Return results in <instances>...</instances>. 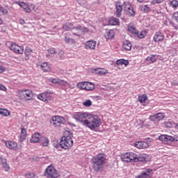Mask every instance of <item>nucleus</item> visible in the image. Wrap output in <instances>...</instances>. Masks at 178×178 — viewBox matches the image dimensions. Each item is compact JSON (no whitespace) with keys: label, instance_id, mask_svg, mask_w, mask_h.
Returning a JSON list of instances; mask_svg holds the SVG:
<instances>
[{"label":"nucleus","instance_id":"nucleus-1","mask_svg":"<svg viewBox=\"0 0 178 178\" xmlns=\"http://www.w3.org/2000/svg\"><path fill=\"white\" fill-rule=\"evenodd\" d=\"M73 134L70 131H67L65 132L64 136L61 138L60 145L63 149H70L73 145Z\"/></svg>","mask_w":178,"mask_h":178},{"label":"nucleus","instance_id":"nucleus-2","mask_svg":"<svg viewBox=\"0 0 178 178\" xmlns=\"http://www.w3.org/2000/svg\"><path fill=\"white\" fill-rule=\"evenodd\" d=\"M106 156L104 154H99L92 159V168L95 172L101 170L102 165H105Z\"/></svg>","mask_w":178,"mask_h":178},{"label":"nucleus","instance_id":"nucleus-3","mask_svg":"<svg viewBox=\"0 0 178 178\" xmlns=\"http://www.w3.org/2000/svg\"><path fill=\"white\" fill-rule=\"evenodd\" d=\"M101 126V119L95 115H89L88 120L85 123V127H88L90 130H95Z\"/></svg>","mask_w":178,"mask_h":178},{"label":"nucleus","instance_id":"nucleus-4","mask_svg":"<svg viewBox=\"0 0 178 178\" xmlns=\"http://www.w3.org/2000/svg\"><path fill=\"white\" fill-rule=\"evenodd\" d=\"M123 162H138V157L134 152H127L121 156Z\"/></svg>","mask_w":178,"mask_h":178},{"label":"nucleus","instance_id":"nucleus-5","mask_svg":"<svg viewBox=\"0 0 178 178\" xmlns=\"http://www.w3.org/2000/svg\"><path fill=\"white\" fill-rule=\"evenodd\" d=\"M44 176L47 178H58L59 172L54 166L49 165L44 171Z\"/></svg>","mask_w":178,"mask_h":178},{"label":"nucleus","instance_id":"nucleus-6","mask_svg":"<svg viewBox=\"0 0 178 178\" xmlns=\"http://www.w3.org/2000/svg\"><path fill=\"white\" fill-rule=\"evenodd\" d=\"M89 116L90 115L86 113H76L74 114L73 118L76 120V122H79L83 124V126H86V123H87Z\"/></svg>","mask_w":178,"mask_h":178},{"label":"nucleus","instance_id":"nucleus-7","mask_svg":"<svg viewBox=\"0 0 178 178\" xmlns=\"http://www.w3.org/2000/svg\"><path fill=\"white\" fill-rule=\"evenodd\" d=\"M5 145L7 148L12 149L13 151H19V149H22V146L19 145L15 140H6L5 142Z\"/></svg>","mask_w":178,"mask_h":178},{"label":"nucleus","instance_id":"nucleus-8","mask_svg":"<svg viewBox=\"0 0 178 178\" xmlns=\"http://www.w3.org/2000/svg\"><path fill=\"white\" fill-rule=\"evenodd\" d=\"M51 124L56 127H59L60 124H65V118L58 115H55L50 120Z\"/></svg>","mask_w":178,"mask_h":178},{"label":"nucleus","instance_id":"nucleus-9","mask_svg":"<svg viewBox=\"0 0 178 178\" xmlns=\"http://www.w3.org/2000/svg\"><path fill=\"white\" fill-rule=\"evenodd\" d=\"M19 94L23 95L24 99L26 101H31L34 95L31 90H22L19 91Z\"/></svg>","mask_w":178,"mask_h":178},{"label":"nucleus","instance_id":"nucleus-10","mask_svg":"<svg viewBox=\"0 0 178 178\" xmlns=\"http://www.w3.org/2000/svg\"><path fill=\"white\" fill-rule=\"evenodd\" d=\"M51 94H52V92L47 90L43 93L39 94L38 95V99H40V101H43L44 102L47 101H51L52 99Z\"/></svg>","mask_w":178,"mask_h":178},{"label":"nucleus","instance_id":"nucleus-11","mask_svg":"<svg viewBox=\"0 0 178 178\" xmlns=\"http://www.w3.org/2000/svg\"><path fill=\"white\" fill-rule=\"evenodd\" d=\"M10 49L13 52H15V54H18L19 55H22L24 52V48L16 43H13L10 47Z\"/></svg>","mask_w":178,"mask_h":178},{"label":"nucleus","instance_id":"nucleus-12","mask_svg":"<svg viewBox=\"0 0 178 178\" xmlns=\"http://www.w3.org/2000/svg\"><path fill=\"white\" fill-rule=\"evenodd\" d=\"M49 81L53 83V84H58V86H63V87H67L69 83L67 81H63L59 78H50Z\"/></svg>","mask_w":178,"mask_h":178},{"label":"nucleus","instance_id":"nucleus-13","mask_svg":"<svg viewBox=\"0 0 178 178\" xmlns=\"http://www.w3.org/2000/svg\"><path fill=\"white\" fill-rule=\"evenodd\" d=\"M159 139L164 144H169V143H173V141L175 140V138L169 135H161L159 136Z\"/></svg>","mask_w":178,"mask_h":178},{"label":"nucleus","instance_id":"nucleus-14","mask_svg":"<svg viewBox=\"0 0 178 178\" xmlns=\"http://www.w3.org/2000/svg\"><path fill=\"white\" fill-rule=\"evenodd\" d=\"M125 5V10L128 16H136V11L133 8V6L130 3H124Z\"/></svg>","mask_w":178,"mask_h":178},{"label":"nucleus","instance_id":"nucleus-15","mask_svg":"<svg viewBox=\"0 0 178 178\" xmlns=\"http://www.w3.org/2000/svg\"><path fill=\"white\" fill-rule=\"evenodd\" d=\"M151 173H152V169H146L140 175H138L136 178H151Z\"/></svg>","mask_w":178,"mask_h":178},{"label":"nucleus","instance_id":"nucleus-16","mask_svg":"<svg viewBox=\"0 0 178 178\" xmlns=\"http://www.w3.org/2000/svg\"><path fill=\"white\" fill-rule=\"evenodd\" d=\"M97 42L95 40H88L85 43L86 49H95Z\"/></svg>","mask_w":178,"mask_h":178},{"label":"nucleus","instance_id":"nucleus-17","mask_svg":"<svg viewBox=\"0 0 178 178\" xmlns=\"http://www.w3.org/2000/svg\"><path fill=\"white\" fill-rule=\"evenodd\" d=\"M134 146L136 148H138V149H144L145 148H148L149 145H148V143L147 142L140 141V142H136L134 144Z\"/></svg>","mask_w":178,"mask_h":178},{"label":"nucleus","instance_id":"nucleus-18","mask_svg":"<svg viewBox=\"0 0 178 178\" xmlns=\"http://www.w3.org/2000/svg\"><path fill=\"white\" fill-rule=\"evenodd\" d=\"M0 161H1V165L3 168H4L5 172H9L10 170V166H9V164H8L6 161V159H4L2 156H0Z\"/></svg>","mask_w":178,"mask_h":178},{"label":"nucleus","instance_id":"nucleus-19","mask_svg":"<svg viewBox=\"0 0 178 178\" xmlns=\"http://www.w3.org/2000/svg\"><path fill=\"white\" fill-rule=\"evenodd\" d=\"M163 38H165V35L161 32H156L153 38L154 41L155 42H159L161 41H163Z\"/></svg>","mask_w":178,"mask_h":178},{"label":"nucleus","instance_id":"nucleus-20","mask_svg":"<svg viewBox=\"0 0 178 178\" xmlns=\"http://www.w3.org/2000/svg\"><path fill=\"white\" fill-rule=\"evenodd\" d=\"M75 30L76 31H78L77 33H73L74 35H80L81 33H88V29H87V28L83 27L81 26H78L76 27H75Z\"/></svg>","mask_w":178,"mask_h":178},{"label":"nucleus","instance_id":"nucleus-21","mask_svg":"<svg viewBox=\"0 0 178 178\" xmlns=\"http://www.w3.org/2000/svg\"><path fill=\"white\" fill-rule=\"evenodd\" d=\"M16 3H17V5L21 6V8H22L24 12H26V13H30L31 12V9L30 8V7H29V6L26 3L17 1L16 2Z\"/></svg>","mask_w":178,"mask_h":178},{"label":"nucleus","instance_id":"nucleus-22","mask_svg":"<svg viewBox=\"0 0 178 178\" xmlns=\"http://www.w3.org/2000/svg\"><path fill=\"white\" fill-rule=\"evenodd\" d=\"M106 40H113L115 38V31L113 29L108 30L105 34Z\"/></svg>","mask_w":178,"mask_h":178},{"label":"nucleus","instance_id":"nucleus-23","mask_svg":"<svg viewBox=\"0 0 178 178\" xmlns=\"http://www.w3.org/2000/svg\"><path fill=\"white\" fill-rule=\"evenodd\" d=\"M108 23L111 26H119V24H120L119 19L114 17H112L109 19Z\"/></svg>","mask_w":178,"mask_h":178},{"label":"nucleus","instance_id":"nucleus-24","mask_svg":"<svg viewBox=\"0 0 178 178\" xmlns=\"http://www.w3.org/2000/svg\"><path fill=\"white\" fill-rule=\"evenodd\" d=\"M158 59V56L150 54L149 56H147L145 59L147 62H149L150 63H155V62Z\"/></svg>","mask_w":178,"mask_h":178},{"label":"nucleus","instance_id":"nucleus-25","mask_svg":"<svg viewBox=\"0 0 178 178\" xmlns=\"http://www.w3.org/2000/svg\"><path fill=\"white\" fill-rule=\"evenodd\" d=\"M122 10H123V7L120 5V3H116V16L117 17H120L122 16Z\"/></svg>","mask_w":178,"mask_h":178},{"label":"nucleus","instance_id":"nucleus-26","mask_svg":"<svg viewBox=\"0 0 178 178\" xmlns=\"http://www.w3.org/2000/svg\"><path fill=\"white\" fill-rule=\"evenodd\" d=\"M41 140V135L38 133H35L32 136L31 143H38Z\"/></svg>","mask_w":178,"mask_h":178},{"label":"nucleus","instance_id":"nucleus-27","mask_svg":"<svg viewBox=\"0 0 178 178\" xmlns=\"http://www.w3.org/2000/svg\"><path fill=\"white\" fill-rule=\"evenodd\" d=\"M27 136V130L25 128L21 129V134L19 136V141H24L26 140V137Z\"/></svg>","mask_w":178,"mask_h":178},{"label":"nucleus","instance_id":"nucleus-28","mask_svg":"<svg viewBox=\"0 0 178 178\" xmlns=\"http://www.w3.org/2000/svg\"><path fill=\"white\" fill-rule=\"evenodd\" d=\"M40 68L42 69V70H43V72L46 73H48V72H51V67H49L48 63H43L40 65Z\"/></svg>","mask_w":178,"mask_h":178},{"label":"nucleus","instance_id":"nucleus-29","mask_svg":"<svg viewBox=\"0 0 178 178\" xmlns=\"http://www.w3.org/2000/svg\"><path fill=\"white\" fill-rule=\"evenodd\" d=\"M63 29L65 31H69L70 30H72V29H74V26H73V24H72V23L67 22L63 26Z\"/></svg>","mask_w":178,"mask_h":178},{"label":"nucleus","instance_id":"nucleus-30","mask_svg":"<svg viewBox=\"0 0 178 178\" xmlns=\"http://www.w3.org/2000/svg\"><path fill=\"white\" fill-rule=\"evenodd\" d=\"M128 31L131 33V34H137V29H136V26L133 24H129L127 25Z\"/></svg>","mask_w":178,"mask_h":178},{"label":"nucleus","instance_id":"nucleus-31","mask_svg":"<svg viewBox=\"0 0 178 178\" xmlns=\"http://www.w3.org/2000/svg\"><path fill=\"white\" fill-rule=\"evenodd\" d=\"M95 88V85L91 82L86 81V86L85 90L86 91H92Z\"/></svg>","mask_w":178,"mask_h":178},{"label":"nucleus","instance_id":"nucleus-32","mask_svg":"<svg viewBox=\"0 0 178 178\" xmlns=\"http://www.w3.org/2000/svg\"><path fill=\"white\" fill-rule=\"evenodd\" d=\"M40 144L42 147H48V144H49V140L47 137H42L40 140Z\"/></svg>","mask_w":178,"mask_h":178},{"label":"nucleus","instance_id":"nucleus-33","mask_svg":"<svg viewBox=\"0 0 178 178\" xmlns=\"http://www.w3.org/2000/svg\"><path fill=\"white\" fill-rule=\"evenodd\" d=\"M131 42H130L129 41H126L125 42H124L123 48L124 49H126V51H131Z\"/></svg>","mask_w":178,"mask_h":178},{"label":"nucleus","instance_id":"nucleus-34","mask_svg":"<svg viewBox=\"0 0 178 178\" xmlns=\"http://www.w3.org/2000/svg\"><path fill=\"white\" fill-rule=\"evenodd\" d=\"M116 65H124V66H128L129 60L121 58L116 61Z\"/></svg>","mask_w":178,"mask_h":178},{"label":"nucleus","instance_id":"nucleus-35","mask_svg":"<svg viewBox=\"0 0 178 178\" xmlns=\"http://www.w3.org/2000/svg\"><path fill=\"white\" fill-rule=\"evenodd\" d=\"M135 35H136L138 38H145V37H147V32L145 31L138 32V31H137V33Z\"/></svg>","mask_w":178,"mask_h":178},{"label":"nucleus","instance_id":"nucleus-36","mask_svg":"<svg viewBox=\"0 0 178 178\" xmlns=\"http://www.w3.org/2000/svg\"><path fill=\"white\" fill-rule=\"evenodd\" d=\"M147 99H148V97L145 94L138 96V101L140 102V104H144Z\"/></svg>","mask_w":178,"mask_h":178},{"label":"nucleus","instance_id":"nucleus-37","mask_svg":"<svg viewBox=\"0 0 178 178\" xmlns=\"http://www.w3.org/2000/svg\"><path fill=\"white\" fill-rule=\"evenodd\" d=\"M0 115L2 116H9V115H10V112H9L8 109L0 108Z\"/></svg>","mask_w":178,"mask_h":178},{"label":"nucleus","instance_id":"nucleus-38","mask_svg":"<svg viewBox=\"0 0 178 178\" xmlns=\"http://www.w3.org/2000/svg\"><path fill=\"white\" fill-rule=\"evenodd\" d=\"M48 54L46 55L47 58H50L54 54H56V51L54 48H51L47 50Z\"/></svg>","mask_w":178,"mask_h":178},{"label":"nucleus","instance_id":"nucleus-39","mask_svg":"<svg viewBox=\"0 0 178 178\" xmlns=\"http://www.w3.org/2000/svg\"><path fill=\"white\" fill-rule=\"evenodd\" d=\"M86 84H87V81L79 82L77 84V87L78 88H79V90H86Z\"/></svg>","mask_w":178,"mask_h":178},{"label":"nucleus","instance_id":"nucleus-40","mask_svg":"<svg viewBox=\"0 0 178 178\" xmlns=\"http://www.w3.org/2000/svg\"><path fill=\"white\" fill-rule=\"evenodd\" d=\"M155 115L156 120H162V119H164L165 118V114L163 113H157Z\"/></svg>","mask_w":178,"mask_h":178},{"label":"nucleus","instance_id":"nucleus-41","mask_svg":"<svg viewBox=\"0 0 178 178\" xmlns=\"http://www.w3.org/2000/svg\"><path fill=\"white\" fill-rule=\"evenodd\" d=\"M173 124H175L170 121H168L163 123L164 127H166L167 129H170V127H173Z\"/></svg>","mask_w":178,"mask_h":178},{"label":"nucleus","instance_id":"nucleus-42","mask_svg":"<svg viewBox=\"0 0 178 178\" xmlns=\"http://www.w3.org/2000/svg\"><path fill=\"white\" fill-rule=\"evenodd\" d=\"M65 41L67 44H74V39L68 38L67 36L65 37Z\"/></svg>","mask_w":178,"mask_h":178},{"label":"nucleus","instance_id":"nucleus-43","mask_svg":"<svg viewBox=\"0 0 178 178\" xmlns=\"http://www.w3.org/2000/svg\"><path fill=\"white\" fill-rule=\"evenodd\" d=\"M165 0H152L150 3L151 5H159V3H163Z\"/></svg>","mask_w":178,"mask_h":178},{"label":"nucleus","instance_id":"nucleus-44","mask_svg":"<svg viewBox=\"0 0 178 178\" xmlns=\"http://www.w3.org/2000/svg\"><path fill=\"white\" fill-rule=\"evenodd\" d=\"M170 6L171 8H178V1L177 0H173L170 2Z\"/></svg>","mask_w":178,"mask_h":178},{"label":"nucleus","instance_id":"nucleus-45","mask_svg":"<svg viewBox=\"0 0 178 178\" xmlns=\"http://www.w3.org/2000/svg\"><path fill=\"white\" fill-rule=\"evenodd\" d=\"M149 7H148L147 5L143 6L141 7L142 12H144L145 13H148V12H149Z\"/></svg>","mask_w":178,"mask_h":178},{"label":"nucleus","instance_id":"nucleus-46","mask_svg":"<svg viewBox=\"0 0 178 178\" xmlns=\"http://www.w3.org/2000/svg\"><path fill=\"white\" fill-rule=\"evenodd\" d=\"M31 52H33V50L30 49L29 47H26L24 51L26 56H29V55H30Z\"/></svg>","mask_w":178,"mask_h":178},{"label":"nucleus","instance_id":"nucleus-47","mask_svg":"<svg viewBox=\"0 0 178 178\" xmlns=\"http://www.w3.org/2000/svg\"><path fill=\"white\" fill-rule=\"evenodd\" d=\"M0 13H2V15H8V10L0 6Z\"/></svg>","mask_w":178,"mask_h":178},{"label":"nucleus","instance_id":"nucleus-48","mask_svg":"<svg viewBox=\"0 0 178 178\" xmlns=\"http://www.w3.org/2000/svg\"><path fill=\"white\" fill-rule=\"evenodd\" d=\"M108 71L106 69L100 68L99 74L101 76H104V74H107Z\"/></svg>","mask_w":178,"mask_h":178},{"label":"nucleus","instance_id":"nucleus-49","mask_svg":"<svg viewBox=\"0 0 178 178\" xmlns=\"http://www.w3.org/2000/svg\"><path fill=\"white\" fill-rule=\"evenodd\" d=\"M35 176V175L33 172H28L25 175V177L26 178H34Z\"/></svg>","mask_w":178,"mask_h":178},{"label":"nucleus","instance_id":"nucleus-50","mask_svg":"<svg viewBox=\"0 0 178 178\" xmlns=\"http://www.w3.org/2000/svg\"><path fill=\"white\" fill-rule=\"evenodd\" d=\"M172 19H173V20H175V22H177V23H178V12L174 13V14L172 15Z\"/></svg>","mask_w":178,"mask_h":178},{"label":"nucleus","instance_id":"nucleus-51","mask_svg":"<svg viewBox=\"0 0 178 178\" xmlns=\"http://www.w3.org/2000/svg\"><path fill=\"white\" fill-rule=\"evenodd\" d=\"M58 55H60V59H65V53L63 52V51L60 50L58 51Z\"/></svg>","mask_w":178,"mask_h":178},{"label":"nucleus","instance_id":"nucleus-52","mask_svg":"<svg viewBox=\"0 0 178 178\" xmlns=\"http://www.w3.org/2000/svg\"><path fill=\"white\" fill-rule=\"evenodd\" d=\"M91 100H87L86 102H83V105L84 106H91Z\"/></svg>","mask_w":178,"mask_h":178},{"label":"nucleus","instance_id":"nucleus-53","mask_svg":"<svg viewBox=\"0 0 178 178\" xmlns=\"http://www.w3.org/2000/svg\"><path fill=\"white\" fill-rule=\"evenodd\" d=\"M149 120H152V122L156 120V115L154 114V115H150L149 116Z\"/></svg>","mask_w":178,"mask_h":178},{"label":"nucleus","instance_id":"nucleus-54","mask_svg":"<svg viewBox=\"0 0 178 178\" xmlns=\"http://www.w3.org/2000/svg\"><path fill=\"white\" fill-rule=\"evenodd\" d=\"M5 70H6V68H5V67L0 65V74L3 73V72H5Z\"/></svg>","mask_w":178,"mask_h":178},{"label":"nucleus","instance_id":"nucleus-55","mask_svg":"<svg viewBox=\"0 0 178 178\" xmlns=\"http://www.w3.org/2000/svg\"><path fill=\"white\" fill-rule=\"evenodd\" d=\"M100 70H101V68H94L93 69V72H95V73H96L97 74H99Z\"/></svg>","mask_w":178,"mask_h":178},{"label":"nucleus","instance_id":"nucleus-56","mask_svg":"<svg viewBox=\"0 0 178 178\" xmlns=\"http://www.w3.org/2000/svg\"><path fill=\"white\" fill-rule=\"evenodd\" d=\"M0 90L1 91H6V87L2 84L0 83Z\"/></svg>","mask_w":178,"mask_h":178},{"label":"nucleus","instance_id":"nucleus-57","mask_svg":"<svg viewBox=\"0 0 178 178\" xmlns=\"http://www.w3.org/2000/svg\"><path fill=\"white\" fill-rule=\"evenodd\" d=\"M159 15V16H165V13L161 12V11H156L155 15Z\"/></svg>","mask_w":178,"mask_h":178},{"label":"nucleus","instance_id":"nucleus-58","mask_svg":"<svg viewBox=\"0 0 178 178\" xmlns=\"http://www.w3.org/2000/svg\"><path fill=\"white\" fill-rule=\"evenodd\" d=\"M19 24H25L26 22L24 21V19H19Z\"/></svg>","mask_w":178,"mask_h":178},{"label":"nucleus","instance_id":"nucleus-59","mask_svg":"<svg viewBox=\"0 0 178 178\" xmlns=\"http://www.w3.org/2000/svg\"><path fill=\"white\" fill-rule=\"evenodd\" d=\"M172 26L175 29V30H178V24L175 25V24H172Z\"/></svg>","mask_w":178,"mask_h":178},{"label":"nucleus","instance_id":"nucleus-60","mask_svg":"<svg viewBox=\"0 0 178 178\" xmlns=\"http://www.w3.org/2000/svg\"><path fill=\"white\" fill-rule=\"evenodd\" d=\"M137 1H138V2H140V3L144 2V0H137Z\"/></svg>","mask_w":178,"mask_h":178},{"label":"nucleus","instance_id":"nucleus-61","mask_svg":"<svg viewBox=\"0 0 178 178\" xmlns=\"http://www.w3.org/2000/svg\"><path fill=\"white\" fill-rule=\"evenodd\" d=\"M164 24H165V26H168V21H165Z\"/></svg>","mask_w":178,"mask_h":178},{"label":"nucleus","instance_id":"nucleus-62","mask_svg":"<svg viewBox=\"0 0 178 178\" xmlns=\"http://www.w3.org/2000/svg\"><path fill=\"white\" fill-rule=\"evenodd\" d=\"M175 129H176L177 130H178V124H177L175 125Z\"/></svg>","mask_w":178,"mask_h":178},{"label":"nucleus","instance_id":"nucleus-63","mask_svg":"<svg viewBox=\"0 0 178 178\" xmlns=\"http://www.w3.org/2000/svg\"><path fill=\"white\" fill-rule=\"evenodd\" d=\"M0 24H2V19L0 18Z\"/></svg>","mask_w":178,"mask_h":178}]
</instances>
